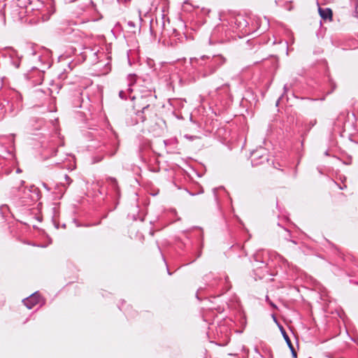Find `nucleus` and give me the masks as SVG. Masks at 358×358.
Listing matches in <instances>:
<instances>
[{
    "instance_id": "obj_1",
    "label": "nucleus",
    "mask_w": 358,
    "mask_h": 358,
    "mask_svg": "<svg viewBox=\"0 0 358 358\" xmlns=\"http://www.w3.org/2000/svg\"><path fill=\"white\" fill-rule=\"evenodd\" d=\"M227 62V59L221 54L191 57L189 64L193 70V78L200 79L209 77L215 73Z\"/></svg>"
},
{
    "instance_id": "obj_2",
    "label": "nucleus",
    "mask_w": 358,
    "mask_h": 358,
    "mask_svg": "<svg viewBox=\"0 0 358 358\" xmlns=\"http://www.w3.org/2000/svg\"><path fill=\"white\" fill-rule=\"evenodd\" d=\"M22 107V96L15 90L0 98V120L6 114L15 115Z\"/></svg>"
},
{
    "instance_id": "obj_3",
    "label": "nucleus",
    "mask_w": 358,
    "mask_h": 358,
    "mask_svg": "<svg viewBox=\"0 0 358 358\" xmlns=\"http://www.w3.org/2000/svg\"><path fill=\"white\" fill-rule=\"evenodd\" d=\"M34 59L39 62L38 66L31 67V70L24 74L27 80H29L33 85H38L43 83L45 69L50 68V63L46 57L38 55L35 52L31 53Z\"/></svg>"
},
{
    "instance_id": "obj_4",
    "label": "nucleus",
    "mask_w": 358,
    "mask_h": 358,
    "mask_svg": "<svg viewBox=\"0 0 358 358\" xmlns=\"http://www.w3.org/2000/svg\"><path fill=\"white\" fill-rule=\"evenodd\" d=\"M24 181L20 180L19 185L13 187V190L17 191L16 196L20 200L23 205H30L31 202L39 199V189L34 185L29 188L24 187Z\"/></svg>"
},
{
    "instance_id": "obj_5",
    "label": "nucleus",
    "mask_w": 358,
    "mask_h": 358,
    "mask_svg": "<svg viewBox=\"0 0 358 358\" xmlns=\"http://www.w3.org/2000/svg\"><path fill=\"white\" fill-rule=\"evenodd\" d=\"M120 146V140L115 132H113L108 139L106 141L101 148V152L103 153L100 155L94 156L92 159L93 163H98L103 160L105 156L112 157L115 155Z\"/></svg>"
},
{
    "instance_id": "obj_6",
    "label": "nucleus",
    "mask_w": 358,
    "mask_h": 358,
    "mask_svg": "<svg viewBox=\"0 0 358 358\" xmlns=\"http://www.w3.org/2000/svg\"><path fill=\"white\" fill-rule=\"evenodd\" d=\"M133 99L136 100L134 103V109L155 110V102L157 99L155 91H145L140 96Z\"/></svg>"
},
{
    "instance_id": "obj_7",
    "label": "nucleus",
    "mask_w": 358,
    "mask_h": 358,
    "mask_svg": "<svg viewBox=\"0 0 358 358\" xmlns=\"http://www.w3.org/2000/svg\"><path fill=\"white\" fill-rule=\"evenodd\" d=\"M248 24L249 23L246 18L242 15L234 16L230 20V26L232 31L234 32L240 33L243 36L250 34Z\"/></svg>"
},
{
    "instance_id": "obj_8",
    "label": "nucleus",
    "mask_w": 358,
    "mask_h": 358,
    "mask_svg": "<svg viewBox=\"0 0 358 358\" xmlns=\"http://www.w3.org/2000/svg\"><path fill=\"white\" fill-rule=\"evenodd\" d=\"M135 113L133 117L127 120V124L134 126L139 123H144L150 120L155 115V110L134 109Z\"/></svg>"
},
{
    "instance_id": "obj_9",
    "label": "nucleus",
    "mask_w": 358,
    "mask_h": 358,
    "mask_svg": "<svg viewBox=\"0 0 358 358\" xmlns=\"http://www.w3.org/2000/svg\"><path fill=\"white\" fill-rule=\"evenodd\" d=\"M268 162V152L263 148H260L251 152V163L252 166H257Z\"/></svg>"
},
{
    "instance_id": "obj_10",
    "label": "nucleus",
    "mask_w": 358,
    "mask_h": 358,
    "mask_svg": "<svg viewBox=\"0 0 358 358\" xmlns=\"http://www.w3.org/2000/svg\"><path fill=\"white\" fill-rule=\"evenodd\" d=\"M8 12L11 19L14 22H21L28 15L27 11L19 8L12 3L8 6Z\"/></svg>"
},
{
    "instance_id": "obj_11",
    "label": "nucleus",
    "mask_w": 358,
    "mask_h": 358,
    "mask_svg": "<svg viewBox=\"0 0 358 358\" xmlns=\"http://www.w3.org/2000/svg\"><path fill=\"white\" fill-rule=\"evenodd\" d=\"M41 296L38 292H34L29 297L23 299L24 305L28 308L31 309L40 301Z\"/></svg>"
},
{
    "instance_id": "obj_12",
    "label": "nucleus",
    "mask_w": 358,
    "mask_h": 358,
    "mask_svg": "<svg viewBox=\"0 0 358 358\" xmlns=\"http://www.w3.org/2000/svg\"><path fill=\"white\" fill-rule=\"evenodd\" d=\"M12 3L16 5L19 8L25 10L28 14L34 10L31 7V0H15L12 1Z\"/></svg>"
},
{
    "instance_id": "obj_13",
    "label": "nucleus",
    "mask_w": 358,
    "mask_h": 358,
    "mask_svg": "<svg viewBox=\"0 0 358 358\" xmlns=\"http://www.w3.org/2000/svg\"><path fill=\"white\" fill-rule=\"evenodd\" d=\"M318 12L320 14V16L322 20L324 21L326 20H332V10L329 8H322L321 7H319Z\"/></svg>"
},
{
    "instance_id": "obj_14",
    "label": "nucleus",
    "mask_w": 358,
    "mask_h": 358,
    "mask_svg": "<svg viewBox=\"0 0 358 358\" xmlns=\"http://www.w3.org/2000/svg\"><path fill=\"white\" fill-rule=\"evenodd\" d=\"M106 182H108L111 189H113L115 192L116 196H119L120 187L117 179L115 178L109 176L106 178Z\"/></svg>"
},
{
    "instance_id": "obj_15",
    "label": "nucleus",
    "mask_w": 358,
    "mask_h": 358,
    "mask_svg": "<svg viewBox=\"0 0 358 358\" xmlns=\"http://www.w3.org/2000/svg\"><path fill=\"white\" fill-rule=\"evenodd\" d=\"M6 4L0 7V27H3L6 25Z\"/></svg>"
},
{
    "instance_id": "obj_16",
    "label": "nucleus",
    "mask_w": 358,
    "mask_h": 358,
    "mask_svg": "<svg viewBox=\"0 0 358 358\" xmlns=\"http://www.w3.org/2000/svg\"><path fill=\"white\" fill-rule=\"evenodd\" d=\"M254 260L257 262H259L263 264H266L264 257H263V251H257L253 255Z\"/></svg>"
},
{
    "instance_id": "obj_17",
    "label": "nucleus",
    "mask_w": 358,
    "mask_h": 358,
    "mask_svg": "<svg viewBox=\"0 0 358 358\" xmlns=\"http://www.w3.org/2000/svg\"><path fill=\"white\" fill-rule=\"evenodd\" d=\"M279 328H280V332H281L287 346L292 347V345H293L291 342L289 337L288 336L287 334L286 333L285 329L282 326H279Z\"/></svg>"
},
{
    "instance_id": "obj_18",
    "label": "nucleus",
    "mask_w": 358,
    "mask_h": 358,
    "mask_svg": "<svg viewBox=\"0 0 358 358\" xmlns=\"http://www.w3.org/2000/svg\"><path fill=\"white\" fill-rule=\"evenodd\" d=\"M317 124V120L313 119L310 120L308 123L305 124V134H307L308 132Z\"/></svg>"
},
{
    "instance_id": "obj_19",
    "label": "nucleus",
    "mask_w": 358,
    "mask_h": 358,
    "mask_svg": "<svg viewBox=\"0 0 358 358\" xmlns=\"http://www.w3.org/2000/svg\"><path fill=\"white\" fill-rule=\"evenodd\" d=\"M231 282L229 281V278L228 277V275H226L224 277V291L223 292H227V291H229L230 289H231Z\"/></svg>"
},
{
    "instance_id": "obj_20",
    "label": "nucleus",
    "mask_w": 358,
    "mask_h": 358,
    "mask_svg": "<svg viewBox=\"0 0 358 358\" xmlns=\"http://www.w3.org/2000/svg\"><path fill=\"white\" fill-rule=\"evenodd\" d=\"M119 96L120 99H122L123 100H127V92H125L124 90H120L119 92Z\"/></svg>"
},
{
    "instance_id": "obj_21",
    "label": "nucleus",
    "mask_w": 358,
    "mask_h": 358,
    "mask_svg": "<svg viewBox=\"0 0 358 358\" xmlns=\"http://www.w3.org/2000/svg\"><path fill=\"white\" fill-rule=\"evenodd\" d=\"M127 25L129 28L133 29L134 30H131V31L132 33H136L135 28H136V24L133 21H128Z\"/></svg>"
},
{
    "instance_id": "obj_22",
    "label": "nucleus",
    "mask_w": 358,
    "mask_h": 358,
    "mask_svg": "<svg viewBox=\"0 0 358 358\" xmlns=\"http://www.w3.org/2000/svg\"><path fill=\"white\" fill-rule=\"evenodd\" d=\"M329 85L331 87V92H329V94H330L336 88V85L335 82L330 78H329Z\"/></svg>"
},
{
    "instance_id": "obj_23",
    "label": "nucleus",
    "mask_w": 358,
    "mask_h": 358,
    "mask_svg": "<svg viewBox=\"0 0 358 358\" xmlns=\"http://www.w3.org/2000/svg\"><path fill=\"white\" fill-rule=\"evenodd\" d=\"M283 90H284V94H282L281 96L278 99L276 105H278L279 101H280V100L283 98L285 94L289 90V87H288V85L287 84H285L284 85Z\"/></svg>"
},
{
    "instance_id": "obj_24",
    "label": "nucleus",
    "mask_w": 358,
    "mask_h": 358,
    "mask_svg": "<svg viewBox=\"0 0 358 358\" xmlns=\"http://www.w3.org/2000/svg\"><path fill=\"white\" fill-rule=\"evenodd\" d=\"M12 64L15 68H18L20 64V59H15L12 60Z\"/></svg>"
},
{
    "instance_id": "obj_25",
    "label": "nucleus",
    "mask_w": 358,
    "mask_h": 358,
    "mask_svg": "<svg viewBox=\"0 0 358 358\" xmlns=\"http://www.w3.org/2000/svg\"><path fill=\"white\" fill-rule=\"evenodd\" d=\"M291 352H292V356L293 358H296L297 357V353L296 352V350H294V348L293 345H292V347H289Z\"/></svg>"
},
{
    "instance_id": "obj_26",
    "label": "nucleus",
    "mask_w": 358,
    "mask_h": 358,
    "mask_svg": "<svg viewBox=\"0 0 358 358\" xmlns=\"http://www.w3.org/2000/svg\"><path fill=\"white\" fill-rule=\"evenodd\" d=\"M8 210V206L7 205H2L0 206L1 213H5L6 211Z\"/></svg>"
},
{
    "instance_id": "obj_27",
    "label": "nucleus",
    "mask_w": 358,
    "mask_h": 358,
    "mask_svg": "<svg viewBox=\"0 0 358 358\" xmlns=\"http://www.w3.org/2000/svg\"><path fill=\"white\" fill-rule=\"evenodd\" d=\"M64 179L67 186L70 185V184L72 182L71 178L67 174L64 176Z\"/></svg>"
},
{
    "instance_id": "obj_28",
    "label": "nucleus",
    "mask_w": 358,
    "mask_h": 358,
    "mask_svg": "<svg viewBox=\"0 0 358 358\" xmlns=\"http://www.w3.org/2000/svg\"><path fill=\"white\" fill-rule=\"evenodd\" d=\"M184 137L186 138V139H188L189 141H194V139L197 138L198 137L196 136H192V135H189V134H185L184 136Z\"/></svg>"
},
{
    "instance_id": "obj_29",
    "label": "nucleus",
    "mask_w": 358,
    "mask_h": 358,
    "mask_svg": "<svg viewBox=\"0 0 358 358\" xmlns=\"http://www.w3.org/2000/svg\"><path fill=\"white\" fill-rule=\"evenodd\" d=\"M74 101H76V100H75ZM74 106H75V107H77V108H80L82 106L81 103L80 102V97H78V102H74Z\"/></svg>"
},
{
    "instance_id": "obj_30",
    "label": "nucleus",
    "mask_w": 358,
    "mask_h": 358,
    "mask_svg": "<svg viewBox=\"0 0 358 358\" xmlns=\"http://www.w3.org/2000/svg\"><path fill=\"white\" fill-rule=\"evenodd\" d=\"M49 18H50V14L49 13L48 15H43V16H42V19H43V21H46Z\"/></svg>"
},
{
    "instance_id": "obj_31",
    "label": "nucleus",
    "mask_w": 358,
    "mask_h": 358,
    "mask_svg": "<svg viewBox=\"0 0 358 358\" xmlns=\"http://www.w3.org/2000/svg\"><path fill=\"white\" fill-rule=\"evenodd\" d=\"M217 189H218L217 188H214V189H213V191L214 196H215V198L216 199H217Z\"/></svg>"
},
{
    "instance_id": "obj_32",
    "label": "nucleus",
    "mask_w": 358,
    "mask_h": 358,
    "mask_svg": "<svg viewBox=\"0 0 358 358\" xmlns=\"http://www.w3.org/2000/svg\"><path fill=\"white\" fill-rule=\"evenodd\" d=\"M211 277H212V274H211V273H209V274H208V275H205V277H204V280L207 281V280H208V278H211Z\"/></svg>"
},
{
    "instance_id": "obj_33",
    "label": "nucleus",
    "mask_w": 358,
    "mask_h": 358,
    "mask_svg": "<svg viewBox=\"0 0 358 358\" xmlns=\"http://www.w3.org/2000/svg\"><path fill=\"white\" fill-rule=\"evenodd\" d=\"M131 83L128 84V86H127L128 87L127 89V91L129 92H131L132 91V89L131 88Z\"/></svg>"
},
{
    "instance_id": "obj_34",
    "label": "nucleus",
    "mask_w": 358,
    "mask_h": 358,
    "mask_svg": "<svg viewBox=\"0 0 358 358\" xmlns=\"http://www.w3.org/2000/svg\"><path fill=\"white\" fill-rule=\"evenodd\" d=\"M43 186L45 189H46L48 191H50V189L48 187L47 184L45 182H43Z\"/></svg>"
},
{
    "instance_id": "obj_35",
    "label": "nucleus",
    "mask_w": 358,
    "mask_h": 358,
    "mask_svg": "<svg viewBox=\"0 0 358 358\" xmlns=\"http://www.w3.org/2000/svg\"><path fill=\"white\" fill-rule=\"evenodd\" d=\"M118 1H123L124 3L130 2L131 0H117Z\"/></svg>"
},
{
    "instance_id": "obj_36",
    "label": "nucleus",
    "mask_w": 358,
    "mask_h": 358,
    "mask_svg": "<svg viewBox=\"0 0 358 358\" xmlns=\"http://www.w3.org/2000/svg\"><path fill=\"white\" fill-rule=\"evenodd\" d=\"M59 78L64 79V78H65L64 75L63 73H62V74H60V75H59Z\"/></svg>"
},
{
    "instance_id": "obj_37",
    "label": "nucleus",
    "mask_w": 358,
    "mask_h": 358,
    "mask_svg": "<svg viewBox=\"0 0 358 358\" xmlns=\"http://www.w3.org/2000/svg\"><path fill=\"white\" fill-rule=\"evenodd\" d=\"M208 285H209V286H211V287H214V286H215V283H213V282H210V283L208 284Z\"/></svg>"
},
{
    "instance_id": "obj_38",
    "label": "nucleus",
    "mask_w": 358,
    "mask_h": 358,
    "mask_svg": "<svg viewBox=\"0 0 358 358\" xmlns=\"http://www.w3.org/2000/svg\"><path fill=\"white\" fill-rule=\"evenodd\" d=\"M167 272L169 275H171V273L169 271V268H167Z\"/></svg>"
},
{
    "instance_id": "obj_39",
    "label": "nucleus",
    "mask_w": 358,
    "mask_h": 358,
    "mask_svg": "<svg viewBox=\"0 0 358 358\" xmlns=\"http://www.w3.org/2000/svg\"><path fill=\"white\" fill-rule=\"evenodd\" d=\"M20 172H21V170L20 169H17V173H20Z\"/></svg>"
},
{
    "instance_id": "obj_40",
    "label": "nucleus",
    "mask_w": 358,
    "mask_h": 358,
    "mask_svg": "<svg viewBox=\"0 0 358 358\" xmlns=\"http://www.w3.org/2000/svg\"><path fill=\"white\" fill-rule=\"evenodd\" d=\"M94 224H87V225H85L86 227H90V226H93Z\"/></svg>"
},
{
    "instance_id": "obj_41",
    "label": "nucleus",
    "mask_w": 358,
    "mask_h": 358,
    "mask_svg": "<svg viewBox=\"0 0 358 358\" xmlns=\"http://www.w3.org/2000/svg\"><path fill=\"white\" fill-rule=\"evenodd\" d=\"M271 305L272 306H273V307H275V306L273 303H271Z\"/></svg>"
},
{
    "instance_id": "obj_42",
    "label": "nucleus",
    "mask_w": 358,
    "mask_h": 358,
    "mask_svg": "<svg viewBox=\"0 0 358 358\" xmlns=\"http://www.w3.org/2000/svg\"><path fill=\"white\" fill-rule=\"evenodd\" d=\"M162 26H163V27H164V26H165L164 22H163Z\"/></svg>"
},
{
    "instance_id": "obj_43",
    "label": "nucleus",
    "mask_w": 358,
    "mask_h": 358,
    "mask_svg": "<svg viewBox=\"0 0 358 358\" xmlns=\"http://www.w3.org/2000/svg\"><path fill=\"white\" fill-rule=\"evenodd\" d=\"M325 155H329L327 151V152H325Z\"/></svg>"
},
{
    "instance_id": "obj_44",
    "label": "nucleus",
    "mask_w": 358,
    "mask_h": 358,
    "mask_svg": "<svg viewBox=\"0 0 358 358\" xmlns=\"http://www.w3.org/2000/svg\"><path fill=\"white\" fill-rule=\"evenodd\" d=\"M309 358H310V357H309Z\"/></svg>"
}]
</instances>
